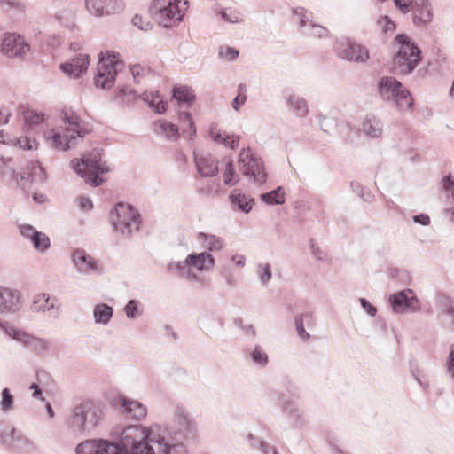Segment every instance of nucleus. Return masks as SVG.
<instances>
[{
	"instance_id": "nucleus-56",
	"label": "nucleus",
	"mask_w": 454,
	"mask_h": 454,
	"mask_svg": "<svg viewBox=\"0 0 454 454\" xmlns=\"http://www.w3.org/2000/svg\"><path fill=\"white\" fill-rule=\"evenodd\" d=\"M261 269V279L262 282H267L271 278V272H270V265L266 264L260 267Z\"/></svg>"
},
{
	"instance_id": "nucleus-31",
	"label": "nucleus",
	"mask_w": 454,
	"mask_h": 454,
	"mask_svg": "<svg viewBox=\"0 0 454 454\" xmlns=\"http://www.w3.org/2000/svg\"><path fill=\"white\" fill-rule=\"evenodd\" d=\"M199 239L205 242V247L210 251H217L223 247V240L216 236L200 232L199 233Z\"/></svg>"
},
{
	"instance_id": "nucleus-36",
	"label": "nucleus",
	"mask_w": 454,
	"mask_h": 454,
	"mask_svg": "<svg viewBox=\"0 0 454 454\" xmlns=\"http://www.w3.org/2000/svg\"><path fill=\"white\" fill-rule=\"evenodd\" d=\"M289 104L298 116H304L308 113L306 102L301 98L291 97Z\"/></svg>"
},
{
	"instance_id": "nucleus-53",
	"label": "nucleus",
	"mask_w": 454,
	"mask_h": 454,
	"mask_svg": "<svg viewBox=\"0 0 454 454\" xmlns=\"http://www.w3.org/2000/svg\"><path fill=\"white\" fill-rule=\"evenodd\" d=\"M180 120L182 121H185L188 123V126L190 128V134L191 135H194L196 130H195V125H194V122L192 121V116L189 113H183L180 114Z\"/></svg>"
},
{
	"instance_id": "nucleus-58",
	"label": "nucleus",
	"mask_w": 454,
	"mask_h": 454,
	"mask_svg": "<svg viewBox=\"0 0 454 454\" xmlns=\"http://www.w3.org/2000/svg\"><path fill=\"white\" fill-rule=\"evenodd\" d=\"M137 309V304L134 301H130L125 308L126 314L129 317H135Z\"/></svg>"
},
{
	"instance_id": "nucleus-48",
	"label": "nucleus",
	"mask_w": 454,
	"mask_h": 454,
	"mask_svg": "<svg viewBox=\"0 0 454 454\" xmlns=\"http://www.w3.org/2000/svg\"><path fill=\"white\" fill-rule=\"evenodd\" d=\"M0 4L3 6L7 5L8 7L19 12H23L25 9V4L18 0H0Z\"/></svg>"
},
{
	"instance_id": "nucleus-54",
	"label": "nucleus",
	"mask_w": 454,
	"mask_h": 454,
	"mask_svg": "<svg viewBox=\"0 0 454 454\" xmlns=\"http://www.w3.org/2000/svg\"><path fill=\"white\" fill-rule=\"evenodd\" d=\"M121 93L124 101L129 102L136 98V97L133 95L132 87H123Z\"/></svg>"
},
{
	"instance_id": "nucleus-60",
	"label": "nucleus",
	"mask_w": 454,
	"mask_h": 454,
	"mask_svg": "<svg viewBox=\"0 0 454 454\" xmlns=\"http://www.w3.org/2000/svg\"><path fill=\"white\" fill-rule=\"evenodd\" d=\"M79 204H80V207L84 210H90L92 208V206H93L91 200L90 199L84 198V197H81L79 199Z\"/></svg>"
},
{
	"instance_id": "nucleus-55",
	"label": "nucleus",
	"mask_w": 454,
	"mask_h": 454,
	"mask_svg": "<svg viewBox=\"0 0 454 454\" xmlns=\"http://www.w3.org/2000/svg\"><path fill=\"white\" fill-rule=\"evenodd\" d=\"M253 359L260 364H265L267 362V356L260 349H254L253 352Z\"/></svg>"
},
{
	"instance_id": "nucleus-19",
	"label": "nucleus",
	"mask_w": 454,
	"mask_h": 454,
	"mask_svg": "<svg viewBox=\"0 0 454 454\" xmlns=\"http://www.w3.org/2000/svg\"><path fill=\"white\" fill-rule=\"evenodd\" d=\"M20 303V294L14 289L0 286V311L10 312L18 309Z\"/></svg>"
},
{
	"instance_id": "nucleus-1",
	"label": "nucleus",
	"mask_w": 454,
	"mask_h": 454,
	"mask_svg": "<svg viewBox=\"0 0 454 454\" xmlns=\"http://www.w3.org/2000/svg\"><path fill=\"white\" fill-rule=\"evenodd\" d=\"M121 444L126 450L119 446L123 454H186L184 445L153 441L138 427H129L123 432Z\"/></svg>"
},
{
	"instance_id": "nucleus-14",
	"label": "nucleus",
	"mask_w": 454,
	"mask_h": 454,
	"mask_svg": "<svg viewBox=\"0 0 454 454\" xmlns=\"http://www.w3.org/2000/svg\"><path fill=\"white\" fill-rule=\"evenodd\" d=\"M77 454H123L119 445L107 441H87L76 448Z\"/></svg>"
},
{
	"instance_id": "nucleus-33",
	"label": "nucleus",
	"mask_w": 454,
	"mask_h": 454,
	"mask_svg": "<svg viewBox=\"0 0 454 454\" xmlns=\"http://www.w3.org/2000/svg\"><path fill=\"white\" fill-rule=\"evenodd\" d=\"M328 33L329 32L326 27L315 24L314 22H310L308 27L302 30V34L317 38L326 37Z\"/></svg>"
},
{
	"instance_id": "nucleus-37",
	"label": "nucleus",
	"mask_w": 454,
	"mask_h": 454,
	"mask_svg": "<svg viewBox=\"0 0 454 454\" xmlns=\"http://www.w3.org/2000/svg\"><path fill=\"white\" fill-rule=\"evenodd\" d=\"M263 201L269 204H282L284 202V194L280 189L271 191L270 192L262 194Z\"/></svg>"
},
{
	"instance_id": "nucleus-9",
	"label": "nucleus",
	"mask_w": 454,
	"mask_h": 454,
	"mask_svg": "<svg viewBox=\"0 0 454 454\" xmlns=\"http://www.w3.org/2000/svg\"><path fill=\"white\" fill-rule=\"evenodd\" d=\"M102 415V411L96 403L86 401L73 411L72 425L82 428L85 423L95 426Z\"/></svg>"
},
{
	"instance_id": "nucleus-5",
	"label": "nucleus",
	"mask_w": 454,
	"mask_h": 454,
	"mask_svg": "<svg viewBox=\"0 0 454 454\" xmlns=\"http://www.w3.org/2000/svg\"><path fill=\"white\" fill-rule=\"evenodd\" d=\"M182 0H153L149 8L152 18L164 27H171L179 23L184 16L186 8L179 4ZM187 1L184 0V5Z\"/></svg>"
},
{
	"instance_id": "nucleus-51",
	"label": "nucleus",
	"mask_w": 454,
	"mask_h": 454,
	"mask_svg": "<svg viewBox=\"0 0 454 454\" xmlns=\"http://www.w3.org/2000/svg\"><path fill=\"white\" fill-rule=\"evenodd\" d=\"M35 164L36 166L33 168L31 176L33 178H36L40 181H43L45 179L44 169L43 168H42L39 162H36Z\"/></svg>"
},
{
	"instance_id": "nucleus-26",
	"label": "nucleus",
	"mask_w": 454,
	"mask_h": 454,
	"mask_svg": "<svg viewBox=\"0 0 454 454\" xmlns=\"http://www.w3.org/2000/svg\"><path fill=\"white\" fill-rule=\"evenodd\" d=\"M232 206L237 207L239 210L248 213L254 205V199L249 196L234 190L230 195Z\"/></svg>"
},
{
	"instance_id": "nucleus-38",
	"label": "nucleus",
	"mask_w": 454,
	"mask_h": 454,
	"mask_svg": "<svg viewBox=\"0 0 454 454\" xmlns=\"http://www.w3.org/2000/svg\"><path fill=\"white\" fill-rule=\"evenodd\" d=\"M294 14L302 30L306 29L310 22H313L303 7L294 9Z\"/></svg>"
},
{
	"instance_id": "nucleus-16",
	"label": "nucleus",
	"mask_w": 454,
	"mask_h": 454,
	"mask_svg": "<svg viewBox=\"0 0 454 454\" xmlns=\"http://www.w3.org/2000/svg\"><path fill=\"white\" fill-rule=\"evenodd\" d=\"M392 308L395 312H403L405 309L416 310L419 301L411 290L401 291L390 297Z\"/></svg>"
},
{
	"instance_id": "nucleus-44",
	"label": "nucleus",
	"mask_w": 454,
	"mask_h": 454,
	"mask_svg": "<svg viewBox=\"0 0 454 454\" xmlns=\"http://www.w3.org/2000/svg\"><path fill=\"white\" fill-rule=\"evenodd\" d=\"M219 56L224 59L229 61H232L236 59L239 56V51L235 48L232 47H221L219 49Z\"/></svg>"
},
{
	"instance_id": "nucleus-4",
	"label": "nucleus",
	"mask_w": 454,
	"mask_h": 454,
	"mask_svg": "<svg viewBox=\"0 0 454 454\" xmlns=\"http://www.w3.org/2000/svg\"><path fill=\"white\" fill-rule=\"evenodd\" d=\"M71 164L75 172L81 176L84 181L93 186L100 185L104 180L100 175L107 172L109 169L101 161L100 151L94 149L87 153L81 160H73Z\"/></svg>"
},
{
	"instance_id": "nucleus-57",
	"label": "nucleus",
	"mask_w": 454,
	"mask_h": 454,
	"mask_svg": "<svg viewBox=\"0 0 454 454\" xmlns=\"http://www.w3.org/2000/svg\"><path fill=\"white\" fill-rule=\"evenodd\" d=\"M378 85H403L401 82L397 81L395 78L393 77H381Z\"/></svg>"
},
{
	"instance_id": "nucleus-28",
	"label": "nucleus",
	"mask_w": 454,
	"mask_h": 454,
	"mask_svg": "<svg viewBox=\"0 0 454 454\" xmlns=\"http://www.w3.org/2000/svg\"><path fill=\"white\" fill-rule=\"evenodd\" d=\"M130 73L133 76L135 83H144L150 81L153 75L149 69L140 66L134 65L130 67Z\"/></svg>"
},
{
	"instance_id": "nucleus-41",
	"label": "nucleus",
	"mask_w": 454,
	"mask_h": 454,
	"mask_svg": "<svg viewBox=\"0 0 454 454\" xmlns=\"http://www.w3.org/2000/svg\"><path fill=\"white\" fill-rule=\"evenodd\" d=\"M35 308L36 309L46 310L53 308V303L50 301L48 296L45 294H40L36 295L34 301Z\"/></svg>"
},
{
	"instance_id": "nucleus-45",
	"label": "nucleus",
	"mask_w": 454,
	"mask_h": 454,
	"mask_svg": "<svg viewBox=\"0 0 454 454\" xmlns=\"http://www.w3.org/2000/svg\"><path fill=\"white\" fill-rule=\"evenodd\" d=\"M131 22L135 27H137L140 30L148 31L152 27L151 23L146 20L143 19V17L138 14H136L132 18Z\"/></svg>"
},
{
	"instance_id": "nucleus-39",
	"label": "nucleus",
	"mask_w": 454,
	"mask_h": 454,
	"mask_svg": "<svg viewBox=\"0 0 454 454\" xmlns=\"http://www.w3.org/2000/svg\"><path fill=\"white\" fill-rule=\"evenodd\" d=\"M13 337L25 345L37 346L42 342L39 339H35V337L22 331H14Z\"/></svg>"
},
{
	"instance_id": "nucleus-64",
	"label": "nucleus",
	"mask_w": 454,
	"mask_h": 454,
	"mask_svg": "<svg viewBox=\"0 0 454 454\" xmlns=\"http://www.w3.org/2000/svg\"><path fill=\"white\" fill-rule=\"evenodd\" d=\"M414 221L423 225H427L430 223V219L426 215H416Z\"/></svg>"
},
{
	"instance_id": "nucleus-17",
	"label": "nucleus",
	"mask_w": 454,
	"mask_h": 454,
	"mask_svg": "<svg viewBox=\"0 0 454 454\" xmlns=\"http://www.w3.org/2000/svg\"><path fill=\"white\" fill-rule=\"evenodd\" d=\"M339 55L343 59L355 62H365L369 59L368 50L349 39L343 44V49L339 51Z\"/></svg>"
},
{
	"instance_id": "nucleus-7",
	"label": "nucleus",
	"mask_w": 454,
	"mask_h": 454,
	"mask_svg": "<svg viewBox=\"0 0 454 454\" xmlns=\"http://www.w3.org/2000/svg\"><path fill=\"white\" fill-rule=\"evenodd\" d=\"M111 221L115 231L130 234L139 229L141 220L137 211L130 205L119 203L111 213Z\"/></svg>"
},
{
	"instance_id": "nucleus-61",
	"label": "nucleus",
	"mask_w": 454,
	"mask_h": 454,
	"mask_svg": "<svg viewBox=\"0 0 454 454\" xmlns=\"http://www.w3.org/2000/svg\"><path fill=\"white\" fill-rule=\"evenodd\" d=\"M449 371L454 376V345L450 347V357H449Z\"/></svg>"
},
{
	"instance_id": "nucleus-22",
	"label": "nucleus",
	"mask_w": 454,
	"mask_h": 454,
	"mask_svg": "<svg viewBox=\"0 0 454 454\" xmlns=\"http://www.w3.org/2000/svg\"><path fill=\"white\" fill-rule=\"evenodd\" d=\"M116 403L123 408V412L135 419H141L146 415V409L140 403L128 401L124 397H119Z\"/></svg>"
},
{
	"instance_id": "nucleus-15",
	"label": "nucleus",
	"mask_w": 454,
	"mask_h": 454,
	"mask_svg": "<svg viewBox=\"0 0 454 454\" xmlns=\"http://www.w3.org/2000/svg\"><path fill=\"white\" fill-rule=\"evenodd\" d=\"M380 94L388 99L393 97L402 109H409L412 106V98L406 87H380Z\"/></svg>"
},
{
	"instance_id": "nucleus-63",
	"label": "nucleus",
	"mask_w": 454,
	"mask_h": 454,
	"mask_svg": "<svg viewBox=\"0 0 454 454\" xmlns=\"http://www.w3.org/2000/svg\"><path fill=\"white\" fill-rule=\"evenodd\" d=\"M14 139H12L9 135L4 134L3 130H0V143L12 145Z\"/></svg>"
},
{
	"instance_id": "nucleus-24",
	"label": "nucleus",
	"mask_w": 454,
	"mask_h": 454,
	"mask_svg": "<svg viewBox=\"0 0 454 454\" xmlns=\"http://www.w3.org/2000/svg\"><path fill=\"white\" fill-rule=\"evenodd\" d=\"M153 128L155 133L165 136L168 139H177L179 131L176 125L167 121L166 120L160 119L153 123Z\"/></svg>"
},
{
	"instance_id": "nucleus-59",
	"label": "nucleus",
	"mask_w": 454,
	"mask_h": 454,
	"mask_svg": "<svg viewBox=\"0 0 454 454\" xmlns=\"http://www.w3.org/2000/svg\"><path fill=\"white\" fill-rule=\"evenodd\" d=\"M295 323L299 335L303 339H308L309 333L304 330L302 319L296 318Z\"/></svg>"
},
{
	"instance_id": "nucleus-47",
	"label": "nucleus",
	"mask_w": 454,
	"mask_h": 454,
	"mask_svg": "<svg viewBox=\"0 0 454 454\" xmlns=\"http://www.w3.org/2000/svg\"><path fill=\"white\" fill-rule=\"evenodd\" d=\"M247 100V93H246V90H243V88L241 87L239 90V93L238 95L236 96V98H234L233 102H232V106L235 110H239V107L246 102Z\"/></svg>"
},
{
	"instance_id": "nucleus-42",
	"label": "nucleus",
	"mask_w": 454,
	"mask_h": 454,
	"mask_svg": "<svg viewBox=\"0 0 454 454\" xmlns=\"http://www.w3.org/2000/svg\"><path fill=\"white\" fill-rule=\"evenodd\" d=\"M33 245L37 250L44 251L50 247L49 238L42 232H37L35 238L33 239Z\"/></svg>"
},
{
	"instance_id": "nucleus-30",
	"label": "nucleus",
	"mask_w": 454,
	"mask_h": 454,
	"mask_svg": "<svg viewBox=\"0 0 454 454\" xmlns=\"http://www.w3.org/2000/svg\"><path fill=\"white\" fill-rule=\"evenodd\" d=\"M113 315V309L106 304H98L95 307L94 317L96 322L106 324Z\"/></svg>"
},
{
	"instance_id": "nucleus-50",
	"label": "nucleus",
	"mask_w": 454,
	"mask_h": 454,
	"mask_svg": "<svg viewBox=\"0 0 454 454\" xmlns=\"http://www.w3.org/2000/svg\"><path fill=\"white\" fill-rule=\"evenodd\" d=\"M443 188L447 196L451 197L454 200V181H452L450 176L444 178Z\"/></svg>"
},
{
	"instance_id": "nucleus-29",
	"label": "nucleus",
	"mask_w": 454,
	"mask_h": 454,
	"mask_svg": "<svg viewBox=\"0 0 454 454\" xmlns=\"http://www.w3.org/2000/svg\"><path fill=\"white\" fill-rule=\"evenodd\" d=\"M363 130L372 137H378L381 134V125L375 118H367L363 122Z\"/></svg>"
},
{
	"instance_id": "nucleus-18",
	"label": "nucleus",
	"mask_w": 454,
	"mask_h": 454,
	"mask_svg": "<svg viewBox=\"0 0 454 454\" xmlns=\"http://www.w3.org/2000/svg\"><path fill=\"white\" fill-rule=\"evenodd\" d=\"M413 22L417 26H425L432 20L433 12L429 0H413Z\"/></svg>"
},
{
	"instance_id": "nucleus-52",
	"label": "nucleus",
	"mask_w": 454,
	"mask_h": 454,
	"mask_svg": "<svg viewBox=\"0 0 454 454\" xmlns=\"http://www.w3.org/2000/svg\"><path fill=\"white\" fill-rule=\"evenodd\" d=\"M20 232L24 237L30 239L33 241V239L35 238L38 231L30 225H24L20 227Z\"/></svg>"
},
{
	"instance_id": "nucleus-6",
	"label": "nucleus",
	"mask_w": 454,
	"mask_h": 454,
	"mask_svg": "<svg viewBox=\"0 0 454 454\" xmlns=\"http://www.w3.org/2000/svg\"><path fill=\"white\" fill-rule=\"evenodd\" d=\"M120 53L112 50L100 51L94 73V85H107L115 82L119 67L122 66Z\"/></svg>"
},
{
	"instance_id": "nucleus-21",
	"label": "nucleus",
	"mask_w": 454,
	"mask_h": 454,
	"mask_svg": "<svg viewBox=\"0 0 454 454\" xmlns=\"http://www.w3.org/2000/svg\"><path fill=\"white\" fill-rule=\"evenodd\" d=\"M185 263L188 267H194L198 270H207L214 266L215 260L207 253L192 254L186 257Z\"/></svg>"
},
{
	"instance_id": "nucleus-13",
	"label": "nucleus",
	"mask_w": 454,
	"mask_h": 454,
	"mask_svg": "<svg viewBox=\"0 0 454 454\" xmlns=\"http://www.w3.org/2000/svg\"><path fill=\"white\" fill-rule=\"evenodd\" d=\"M17 118L19 122L22 123L25 131L33 130L46 121L44 113L28 105H20L19 106Z\"/></svg>"
},
{
	"instance_id": "nucleus-46",
	"label": "nucleus",
	"mask_w": 454,
	"mask_h": 454,
	"mask_svg": "<svg viewBox=\"0 0 454 454\" xmlns=\"http://www.w3.org/2000/svg\"><path fill=\"white\" fill-rule=\"evenodd\" d=\"M378 23L384 32H392L395 29V24L387 16L380 18Z\"/></svg>"
},
{
	"instance_id": "nucleus-40",
	"label": "nucleus",
	"mask_w": 454,
	"mask_h": 454,
	"mask_svg": "<svg viewBox=\"0 0 454 454\" xmlns=\"http://www.w3.org/2000/svg\"><path fill=\"white\" fill-rule=\"evenodd\" d=\"M223 177L226 185H234L238 182L232 161H229L226 164Z\"/></svg>"
},
{
	"instance_id": "nucleus-35",
	"label": "nucleus",
	"mask_w": 454,
	"mask_h": 454,
	"mask_svg": "<svg viewBox=\"0 0 454 454\" xmlns=\"http://www.w3.org/2000/svg\"><path fill=\"white\" fill-rule=\"evenodd\" d=\"M221 18L230 23H239L242 21L240 18V12L235 9L226 8L223 9L219 12Z\"/></svg>"
},
{
	"instance_id": "nucleus-8",
	"label": "nucleus",
	"mask_w": 454,
	"mask_h": 454,
	"mask_svg": "<svg viewBox=\"0 0 454 454\" xmlns=\"http://www.w3.org/2000/svg\"><path fill=\"white\" fill-rule=\"evenodd\" d=\"M238 163L244 175L251 176L258 182L265 181L263 164L260 159L254 156L249 147L240 151Z\"/></svg>"
},
{
	"instance_id": "nucleus-11",
	"label": "nucleus",
	"mask_w": 454,
	"mask_h": 454,
	"mask_svg": "<svg viewBox=\"0 0 454 454\" xmlns=\"http://www.w3.org/2000/svg\"><path fill=\"white\" fill-rule=\"evenodd\" d=\"M90 64V57L86 53H78L68 61L61 63L59 69L69 78L79 79L87 74Z\"/></svg>"
},
{
	"instance_id": "nucleus-27",
	"label": "nucleus",
	"mask_w": 454,
	"mask_h": 454,
	"mask_svg": "<svg viewBox=\"0 0 454 454\" xmlns=\"http://www.w3.org/2000/svg\"><path fill=\"white\" fill-rule=\"evenodd\" d=\"M143 100L147 102L149 106L153 108L158 114H162L167 110V102L162 99L157 91H145L143 93Z\"/></svg>"
},
{
	"instance_id": "nucleus-62",
	"label": "nucleus",
	"mask_w": 454,
	"mask_h": 454,
	"mask_svg": "<svg viewBox=\"0 0 454 454\" xmlns=\"http://www.w3.org/2000/svg\"><path fill=\"white\" fill-rule=\"evenodd\" d=\"M361 303L363 305V307L367 310V312L371 315V316H374L375 313H376V309L371 305L368 301H366L364 299H362L361 300Z\"/></svg>"
},
{
	"instance_id": "nucleus-3",
	"label": "nucleus",
	"mask_w": 454,
	"mask_h": 454,
	"mask_svg": "<svg viewBox=\"0 0 454 454\" xmlns=\"http://www.w3.org/2000/svg\"><path fill=\"white\" fill-rule=\"evenodd\" d=\"M395 42L399 49L393 59V69L396 74H411L421 60V51L404 34L397 35Z\"/></svg>"
},
{
	"instance_id": "nucleus-25",
	"label": "nucleus",
	"mask_w": 454,
	"mask_h": 454,
	"mask_svg": "<svg viewBox=\"0 0 454 454\" xmlns=\"http://www.w3.org/2000/svg\"><path fill=\"white\" fill-rule=\"evenodd\" d=\"M198 171L204 176H213L218 172V163L215 159L203 156L195 158Z\"/></svg>"
},
{
	"instance_id": "nucleus-23",
	"label": "nucleus",
	"mask_w": 454,
	"mask_h": 454,
	"mask_svg": "<svg viewBox=\"0 0 454 454\" xmlns=\"http://www.w3.org/2000/svg\"><path fill=\"white\" fill-rule=\"evenodd\" d=\"M209 133L212 139L218 144H223L225 146L232 149L238 147L239 145V136L229 135L225 131L218 129L216 126L211 127Z\"/></svg>"
},
{
	"instance_id": "nucleus-49",
	"label": "nucleus",
	"mask_w": 454,
	"mask_h": 454,
	"mask_svg": "<svg viewBox=\"0 0 454 454\" xmlns=\"http://www.w3.org/2000/svg\"><path fill=\"white\" fill-rule=\"evenodd\" d=\"M395 6H397L403 13H407L411 10L413 0H393Z\"/></svg>"
},
{
	"instance_id": "nucleus-20",
	"label": "nucleus",
	"mask_w": 454,
	"mask_h": 454,
	"mask_svg": "<svg viewBox=\"0 0 454 454\" xmlns=\"http://www.w3.org/2000/svg\"><path fill=\"white\" fill-rule=\"evenodd\" d=\"M73 261L82 272H90L98 270L97 261L87 254L83 250H76L73 254Z\"/></svg>"
},
{
	"instance_id": "nucleus-12",
	"label": "nucleus",
	"mask_w": 454,
	"mask_h": 454,
	"mask_svg": "<svg viewBox=\"0 0 454 454\" xmlns=\"http://www.w3.org/2000/svg\"><path fill=\"white\" fill-rule=\"evenodd\" d=\"M85 7L91 15L105 17L121 12L124 3L122 0H85Z\"/></svg>"
},
{
	"instance_id": "nucleus-2",
	"label": "nucleus",
	"mask_w": 454,
	"mask_h": 454,
	"mask_svg": "<svg viewBox=\"0 0 454 454\" xmlns=\"http://www.w3.org/2000/svg\"><path fill=\"white\" fill-rule=\"evenodd\" d=\"M65 124L64 130H52L45 136L46 141L53 148L67 151L75 144L77 137H82L88 131L79 116L71 109L65 107L61 112Z\"/></svg>"
},
{
	"instance_id": "nucleus-43",
	"label": "nucleus",
	"mask_w": 454,
	"mask_h": 454,
	"mask_svg": "<svg viewBox=\"0 0 454 454\" xmlns=\"http://www.w3.org/2000/svg\"><path fill=\"white\" fill-rule=\"evenodd\" d=\"M1 409L4 411H10L13 404V395L11 394L8 388H4L1 394Z\"/></svg>"
},
{
	"instance_id": "nucleus-32",
	"label": "nucleus",
	"mask_w": 454,
	"mask_h": 454,
	"mask_svg": "<svg viewBox=\"0 0 454 454\" xmlns=\"http://www.w3.org/2000/svg\"><path fill=\"white\" fill-rule=\"evenodd\" d=\"M173 96L178 102L190 103L194 99V94L189 87H175Z\"/></svg>"
},
{
	"instance_id": "nucleus-10",
	"label": "nucleus",
	"mask_w": 454,
	"mask_h": 454,
	"mask_svg": "<svg viewBox=\"0 0 454 454\" xmlns=\"http://www.w3.org/2000/svg\"><path fill=\"white\" fill-rule=\"evenodd\" d=\"M30 51V45L16 34H5L2 38L1 51L8 58H23Z\"/></svg>"
},
{
	"instance_id": "nucleus-34",
	"label": "nucleus",
	"mask_w": 454,
	"mask_h": 454,
	"mask_svg": "<svg viewBox=\"0 0 454 454\" xmlns=\"http://www.w3.org/2000/svg\"><path fill=\"white\" fill-rule=\"evenodd\" d=\"M13 145H17L22 150H37L38 142L35 139H32L27 136L20 137L14 140Z\"/></svg>"
}]
</instances>
